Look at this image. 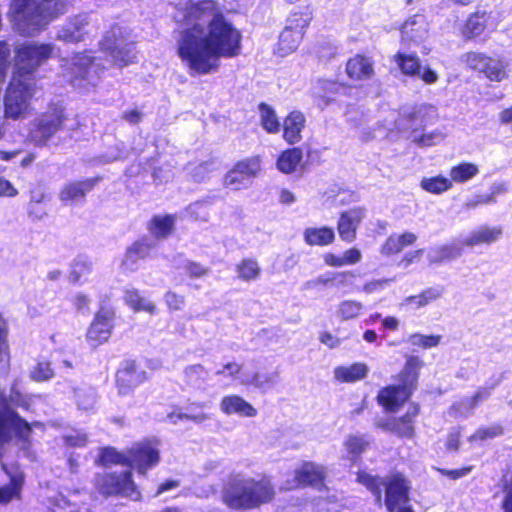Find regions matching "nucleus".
<instances>
[{"instance_id": "obj_43", "label": "nucleus", "mask_w": 512, "mask_h": 512, "mask_svg": "<svg viewBox=\"0 0 512 512\" xmlns=\"http://www.w3.org/2000/svg\"><path fill=\"white\" fill-rule=\"evenodd\" d=\"M420 187L432 194H442L452 188V183L443 176L425 177L421 180Z\"/></svg>"}, {"instance_id": "obj_42", "label": "nucleus", "mask_w": 512, "mask_h": 512, "mask_svg": "<svg viewBox=\"0 0 512 512\" xmlns=\"http://www.w3.org/2000/svg\"><path fill=\"white\" fill-rule=\"evenodd\" d=\"M486 12H477L471 15L464 27L463 34L467 38H473L483 33L486 28Z\"/></svg>"}, {"instance_id": "obj_4", "label": "nucleus", "mask_w": 512, "mask_h": 512, "mask_svg": "<svg viewBox=\"0 0 512 512\" xmlns=\"http://www.w3.org/2000/svg\"><path fill=\"white\" fill-rule=\"evenodd\" d=\"M423 361L417 356H408L403 371L400 373L398 385L383 388L378 396V402L388 411L397 410L411 396L416 388L418 374Z\"/></svg>"}, {"instance_id": "obj_32", "label": "nucleus", "mask_w": 512, "mask_h": 512, "mask_svg": "<svg viewBox=\"0 0 512 512\" xmlns=\"http://www.w3.org/2000/svg\"><path fill=\"white\" fill-rule=\"evenodd\" d=\"M369 368L364 363H353L348 366H338L334 369V378L339 382H356L364 379Z\"/></svg>"}, {"instance_id": "obj_5", "label": "nucleus", "mask_w": 512, "mask_h": 512, "mask_svg": "<svg viewBox=\"0 0 512 512\" xmlns=\"http://www.w3.org/2000/svg\"><path fill=\"white\" fill-rule=\"evenodd\" d=\"M357 481L366 486L376 497L378 503L381 502V487H386L385 504L389 512H394L396 508H403L408 502V483L401 475H393L386 482L379 477H374L364 471L357 475Z\"/></svg>"}, {"instance_id": "obj_36", "label": "nucleus", "mask_w": 512, "mask_h": 512, "mask_svg": "<svg viewBox=\"0 0 512 512\" xmlns=\"http://www.w3.org/2000/svg\"><path fill=\"white\" fill-rule=\"evenodd\" d=\"M479 173V168L471 162H462L452 166L449 172L451 183L463 184L472 180Z\"/></svg>"}, {"instance_id": "obj_13", "label": "nucleus", "mask_w": 512, "mask_h": 512, "mask_svg": "<svg viewBox=\"0 0 512 512\" xmlns=\"http://www.w3.org/2000/svg\"><path fill=\"white\" fill-rule=\"evenodd\" d=\"M260 170L261 163L259 157L254 156L241 160L225 175L224 184L232 190L246 189Z\"/></svg>"}, {"instance_id": "obj_15", "label": "nucleus", "mask_w": 512, "mask_h": 512, "mask_svg": "<svg viewBox=\"0 0 512 512\" xmlns=\"http://www.w3.org/2000/svg\"><path fill=\"white\" fill-rule=\"evenodd\" d=\"M308 25V19L302 15L293 14L287 20V25L280 33L275 53L284 57L296 50L303 37V30Z\"/></svg>"}, {"instance_id": "obj_48", "label": "nucleus", "mask_w": 512, "mask_h": 512, "mask_svg": "<svg viewBox=\"0 0 512 512\" xmlns=\"http://www.w3.org/2000/svg\"><path fill=\"white\" fill-rule=\"evenodd\" d=\"M100 462L103 465L120 464L128 466L129 457L127 452H118L112 447H107L101 451Z\"/></svg>"}, {"instance_id": "obj_62", "label": "nucleus", "mask_w": 512, "mask_h": 512, "mask_svg": "<svg viewBox=\"0 0 512 512\" xmlns=\"http://www.w3.org/2000/svg\"><path fill=\"white\" fill-rule=\"evenodd\" d=\"M496 202H497V199H495L493 195L482 194V195H476L472 199L468 200L465 203V207L467 209H475L476 207H478L480 205L495 204Z\"/></svg>"}, {"instance_id": "obj_59", "label": "nucleus", "mask_w": 512, "mask_h": 512, "mask_svg": "<svg viewBox=\"0 0 512 512\" xmlns=\"http://www.w3.org/2000/svg\"><path fill=\"white\" fill-rule=\"evenodd\" d=\"M72 305L74 309L81 314H88L89 313V306L91 303V299L89 296L83 294L82 292L76 293L71 298Z\"/></svg>"}, {"instance_id": "obj_46", "label": "nucleus", "mask_w": 512, "mask_h": 512, "mask_svg": "<svg viewBox=\"0 0 512 512\" xmlns=\"http://www.w3.org/2000/svg\"><path fill=\"white\" fill-rule=\"evenodd\" d=\"M362 309V303L354 300H344L338 304L336 314L341 320L346 321L357 317Z\"/></svg>"}, {"instance_id": "obj_7", "label": "nucleus", "mask_w": 512, "mask_h": 512, "mask_svg": "<svg viewBox=\"0 0 512 512\" xmlns=\"http://www.w3.org/2000/svg\"><path fill=\"white\" fill-rule=\"evenodd\" d=\"M53 51L54 45L51 43H23L16 50L15 72L13 76L32 82V73L51 57Z\"/></svg>"}, {"instance_id": "obj_20", "label": "nucleus", "mask_w": 512, "mask_h": 512, "mask_svg": "<svg viewBox=\"0 0 512 512\" xmlns=\"http://www.w3.org/2000/svg\"><path fill=\"white\" fill-rule=\"evenodd\" d=\"M144 379L145 372L139 370L134 361H125L116 374L119 393L122 395L128 394L133 388L142 383Z\"/></svg>"}, {"instance_id": "obj_55", "label": "nucleus", "mask_w": 512, "mask_h": 512, "mask_svg": "<svg viewBox=\"0 0 512 512\" xmlns=\"http://www.w3.org/2000/svg\"><path fill=\"white\" fill-rule=\"evenodd\" d=\"M91 271V263L84 259H77L71 268L69 280L73 283L79 282Z\"/></svg>"}, {"instance_id": "obj_22", "label": "nucleus", "mask_w": 512, "mask_h": 512, "mask_svg": "<svg viewBox=\"0 0 512 512\" xmlns=\"http://www.w3.org/2000/svg\"><path fill=\"white\" fill-rule=\"evenodd\" d=\"M503 234L501 226L482 225L472 230L467 236L461 237L464 247L491 245L497 242Z\"/></svg>"}, {"instance_id": "obj_35", "label": "nucleus", "mask_w": 512, "mask_h": 512, "mask_svg": "<svg viewBox=\"0 0 512 512\" xmlns=\"http://www.w3.org/2000/svg\"><path fill=\"white\" fill-rule=\"evenodd\" d=\"M125 303L134 311H145L153 314L156 310L155 305L146 297H143L139 290L135 288L126 289L124 292Z\"/></svg>"}, {"instance_id": "obj_54", "label": "nucleus", "mask_w": 512, "mask_h": 512, "mask_svg": "<svg viewBox=\"0 0 512 512\" xmlns=\"http://www.w3.org/2000/svg\"><path fill=\"white\" fill-rule=\"evenodd\" d=\"M503 432V427L498 424L489 427H480L473 435L470 436L469 440L471 442L476 440L484 441L501 436Z\"/></svg>"}, {"instance_id": "obj_31", "label": "nucleus", "mask_w": 512, "mask_h": 512, "mask_svg": "<svg viewBox=\"0 0 512 512\" xmlns=\"http://www.w3.org/2000/svg\"><path fill=\"white\" fill-rule=\"evenodd\" d=\"M153 245L151 241L141 240L135 242L127 249L122 265L126 270L134 271L139 260L146 258Z\"/></svg>"}, {"instance_id": "obj_39", "label": "nucleus", "mask_w": 512, "mask_h": 512, "mask_svg": "<svg viewBox=\"0 0 512 512\" xmlns=\"http://www.w3.org/2000/svg\"><path fill=\"white\" fill-rule=\"evenodd\" d=\"M302 156L300 148L289 149L281 154L277 161V167L283 173H291L299 165Z\"/></svg>"}, {"instance_id": "obj_2", "label": "nucleus", "mask_w": 512, "mask_h": 512, "mask_svg": "<svg viewBox=\"0 0 512 512\" xmlns=\"http://www.w3.org/2000/svg\"><path fill=\"white\" fill-rule=\"evenodd\" d=\"M275 488L268 476L253 478L244 474L229 476L222 484L221 502L236 511L259 508L273 500Z\"/></svg>"}, {"instance_id": "obj_61", "label": "nucleus", "mask_w": 512, "mask_h": 512, "mask_svg": "<svg viewBox=\"0 0 512 512\" xmlns=\"http://www.w3.org/2000/svg\"><path fill=\"white\" fill-rule=\"evenodd\" d=\"M242 366L236 362H229L225 364L222 369L215 372L217 376L231 377L233 379H239L241 376Z\"/></svg>"}, {"instance_id": "obj_10", "label": "nucleus", "mask_w": 512, "mask_h": 512, "mask_svg": "<svg viewBox=\"0 0 512 512\" xmlns=\"http://www.w3.org/2000/svg\"><path fill=\"white\" fill-rule=\"evenodd\" d=\"M66 120L62 105H53L48 111L35 119L30 130V139L36 145H45L59 130Z\"/></svg>"}, {"instance_id": "obj_34", "label": "nucleus", "mask_w": 512, "mask_h": 512, "mask_svg": "<svg viewBox=\"0 0 512 512\" xmlns=\"http://www.w3.org/2000/svg\"><path fill=\"white\" fill-rule=\"evenodd\" d=\"M334 239V230L329 227H310L304 231V240L310 246H326L331 244Z\"/></svg>"}, {"instance_id": "obj_52", "label": "nucleus", "mask_w": 512, "mask_h": 512, "mask_svg": "<svg viewBox=\"0 0 512 512\" xmlns=\"http://www.w3.org/2000/svg\"><path fill=\"white\" fill-rule=\"evenodd\" d=\"M53 376L54 371L51 368L50 363L47 361L38 362L30 371L31 379L37 382L47 381Z\"/></svg>"}, {"instance_id": "obj_58", "label": "nucleus", "mask_w": 512, "mask_h": 512, "mask_svg": "<svg viewBox=\"0 0 512 512\" xmlns=\"http://www.w3.org/2000/svg\"><path fill=\"white\" fill-rule=\"evenodd\" d=\"M394 429L395 431L405 437H410L413 434V425L411 422L410 414L406 413L405 416L397 419L394 422Z\"/></svg>"}, {"instance_id": "obj_64", "label": "nucleus", "mask_w": 512, "mask_h": 512, "mask_svg": "<svg viewBox=\"0 0 512 512\" xmlns=\"http://www.w3.org/2000/svg\"><path fill=\"white\" fill-rule=\"evenodd\" d=\"M392 280L391 279H378L367 282L362 290L366 294H372L377 291L383 290Z\"/></svg>"}, {"instance_id": "obj_16", "label": "nucleus", "mask_w": 512, "mask_h": 512, "mask_svg": "<svg viewBox=\"0 0 512 512\" xmlns=\"http://www.w3.org/2000/svg\"><path fill=\"white\" fill-rule=\"evenodd\" d=\"M113 313L101 308L87 331V340L91 346L97 347L106 342L112 333Z\"/></svg>"}, {"instance_id": "obj_14", "label": "nucleus", "mask_w": 512, "mask_h": 512, "mask_svg": "<svg viewBox=\"0 0 512 512\" xmlns=\"http://www.w3.org/2000/svg\"><path fill=\"white\" fill-rule=\"evenodd\" d=\"M96 30L91 19L86 14L76 15L56 27L55 39L64 43H78Z\"/></svg>"}, {"instance_id": "obj_24", "label": "nucleus", "mask_w": 512, "mask_h": 512, "mask_svg": "<svg viewBox=\"0 0 512 512\" xmlns=\"http://www.w3.org/2000/svg\"><path fill=\"white\" fill-rule=\"evenodd\" d=\"M404 119L396 121V127L400 130H411V137L414 133L426 126L429 118V110L426 107L413 108L411 111H404Z\"/></svg>"}, {"instance_id": "obj_3", "label": "nucleus", "mask_w": 512, "mask_h": 512, "mask_svg": "<svg viewBox=\"0 0 512 512\" xmlns=\"http://www.w3.org/2000/svg\"><path fill=\"white\" fill-rule=\"evenodd\" d=\"M66 10L67 0H13L10 18L21 34L33 36Z\"/></svg>"}, {"instance_id": "obj_28", "label": "nucleus", "mask_w": 512, "mask_h": 512, "mask_svg": "<svg viewBox=\"0 0 512 512\" xmlns=\"http://www.w3.org/2000/svg\"><path fill=\"white\" fill-rule=\"evenodd\" d=\"M346 72L353 80L369 79L374 74L373 62L369 57L356 55L348 60Z\"/></svg>"}, {"instance_id": "obj_12", "label": "nucleus", "mask_w": 512, "mask_h": 512, "mask_svg": "<svg viewBox=\"0 0 512 512\" xmlns=\"http://www.w3.org/2000/svg\"><path fill=\"white\" fill-rule=\"evenodd\" d=\"M159 443L157 440H144L135 443L128 451V466L135 468L139 474L145 475L148 469L159 462Z\"/></svg>"}, {"instance_id": "obj_1", "label": "nucleus", "mask_w": 512, "mask_h": 512, "mask_svg": "<svg viewBox=\"0 0 512 512\" xmlns=\"http://www.w3.org/2000/svg\"><path fill=\"white\" fill-rule=\"evenodd\" d=\"M173 19L177 25V54L189 74L216 72L221 58H234L242 51V33L226 17L215 0H176Z\"/></svg>"}, {"instance_id": "obj_49", "label": "nucleus", "mask_w": 512, "mask_h": 512, "mask_svg": "<svg viewBox=\"0 0 512 512\" xmlns=\"http://www.w3.org/2000/svg\"><path fill=\"white\" fill-rule=\"evenodd\" d=\"M174 224L172 216H156L151 222V232L156 237H166L170 232Z\"/></svg>"}, {"instance_id": "obj_40", "label": "nucleus", "mask_w": 512, "mask_h": 512, "mask_svg": "<svg viewBox=\"0 0 512 512\" xmlns=\"http://www.w3.org/2000/svg\"><path fill=\"white\" fill-rule=\"evenodd\" d=\"M237 277L245 282L255 281L261 274V268L254 259H243L236 265Z\"/></svg>"}, {"instance_id": "obj_30", "label": "nucleus", "mask_w": 512, "mask_h": 512, "mask_svg": "<svg viewBox=\"0 0 512 512\" xmlns=\"http://www.w3.org/2000/svg\"><path fill=\"white\" fill-rule=\"evenodd\" d=\"M279 372L274 371L270 373L256 372L248 374L243 372L239 378L240 383L244 385H251L263 392L272 389L278 382Z\"/></svg>"}, {"instance_id": "obj_26", "label": "nucleus", "mask_w": 512, "mask_h": 512, "mask_svg": "<svg viewBox=\"0 0 512 512\" xmlns=\"http://www.w3.org/2000/svg\"><path fill=\"white\" fill-rule=\"evenodd\" d=\"M70 392L78 410L91 412L95 409L97 403V393L94 388L84 383L70 385Z\"/></svg>"}, {"instance_id": "obj_23", "label": "nucleus", "mask_w": 512, "mask_h": 512, "mask_svg": "<svg viewBox=\"0 0 512 512\" xmlns=\"http://www.w3.org/2000/svg\"><path fill=\"white\" fill-rule=\"evenodd\" d=\"M464 245L461 237L451 243L439 245L428 251L427 258L430 264H442L456 260L463 254Z\"/></svg>"}, {"instance_id": "obj_47", "label": "nucleus", "mask_w": 512, "mask_h": 512, "mask_svg": "<svg viewBox=\"0 0 512 512\" xmlns=\"http://www.w3.org/2000/svg\"><path fill=\"white\" fill-rule=\"evenodd\" d=\"M445 134L440 130H433L424 133H414L412 141L421 147H430L443 141Z\"/></svg>"}, {"instance_id": "obj_44", "label": "nucleus", "mask_w": 512, "mask_h": 512, "mask_svg": "<svg viewBox=\"0 0 512 512\" xmlns=\"http://www.w3.org/2000/svg\"><path fill=\"white\" fill-rule=\"evenodd\" d=\"M369 442L364 436L350 435L344 442L347 451V457L355 462L356 459L365 451Z\"/></svg>"}, {"instance_id": "obj_51", "label": "nucleus", "mask_w": 512, "mask_h": 512, "mask_svg": "<svg viewBox=\"0 0 512 512\" xmlns=\"http://www.w3.org/2000/svg\"><path fill=\"white\" fill-rule=\"evenodd\" d=\"M489 60L490 57L479 52H469L464 55V61L470 69L483 73Z\"/></svg>"}, {"instance_id": "obj_8", "label": "nucleus", "mask_w": 512, "mask_h": 512, "mask_svg": "<svg viewBox=\"0 0 512 512\" xmlns=\"http://www.w3.org/2000/svg\"><path fill=\"white\" fill-rule=\"evenodd\" d=\"M64 78L75 88L89 89L99 80L100 67L87 54H77L62 65Z\"/></svg>"}, {"instance_id": "obj_21", "label": "nucleus", "mask_w": 512, "mask_h": 512, "mask_svg": "<svg viewBox=\"0 0 512 512\" xmlns=\"http://www.w3.org/2000/svg\"><path fill=\"white\" fill-rule=\"evenodd\" d=\"M96 183V179L68 182L61 189L59 199L65 205H77L82 203L86 194L94 188Z\"/></svg>"}, {"instance_id": "obj_45", "label": "nucleus", "mask_w": 512, "mask_h": 512, "mask_svg": "<svg viewBox=\"0 0 512 512\" xmlns=\"http://www.w3.org/2000/svg\"><path fill=\"white\" fill-rule=\"evenodd\" d=\"M507 66L508 63L501 59L490 58L484 74L491 81L501 82L508 77Z\"/></svg>"}, {"instance_id": "obj_29", "label": "nucleus", "mask_w": 512, "mask_h": 512, "mask_svg": "<svg viewBox=\"0 0 512 512\" xmlns=\"http://www.w3.org/2000/svg\"><path fill=\"white\" fill-rule=\"evenodd\" d=\"M3 470L10 477V483L0 486V504L4 505L9 503L13 499L20 497L21 488L23 485V475L19 471H9L6 466L1 463Z\"/></svg>"}, {"instance_id": "obj_9", "label": "nucleus", "mask_w": 512, "mask_h": 512, "mask_svg": "<svg viewBox=\"0 0 512 512\" xmlns=\"http://www.w3.org/2000/svg\"><path fill=\"white\" fill-rule=\"evenodd\" d=\"M33 83L12 77L4 97L5 117L20 119L26 115L29 108V100L33 96Z\"/></svg>"}, {"instance_id": "obj_6", "label": "nucleus", "mask_w": 512, "mask_h": 512, "mask_svg": "<svg viewBox=\"0 0 512 512\" xmlns=\"http://www.w3.org/2000/svg\"><path fill=\"white\" fill-rule=\"evenodd\" d=\"M135 36L125 25L114 24L105 33L101 48L107 52L118 65L133 63L137 56Z\"/></svg>"}, {"instance_id": "obj_27", "label": "nucleus", "mask_w": 512, "mask_h": 512, "mask_svg": "<svg viewBox=\"0 0 512 512\" xmlns=\"http://www.w3.org/2000/svg\"><path fill=\"white\" fill-rule=\"evenodd\" d=\"M305 117L300 111H292L283 122V137L289 144L301 140V132L305 127Z\"/></svg>"}, {"instance_id": "obj_53", "label": "nucleus", "mask_w": 512, "mask_h": 512, "mask_svg": "<svg viewBox=\"0 0 512 512\" xmlns=\"http://www.w3.org/2000/svg\"><path fill=\"white\" fill-rule=\"evenodd\" d=\"M472 399L470 397L463 398L455 402L450 408V414L454 417H468L472 414L474 408Z\"/></svg>"}, {"instance_id": "obj_57", "label": "nucleus", "mask_w": 512, "mask_h": 512, "mask_svg": "<svg viewBox=\"0 0 512 512\" xmlns=\"http://www.w3.org/2000/svg\"><path fill=\"white\" fill-rule=\"evenodd\" d=\"M409 342L414 346H421L423 348L435 347L440 342V336L422 335L419 333L413 334L409 337Z\"/></svg>"}, {"instance_id": "obj_60", "label": "nucleus", "mask_w": 512, "mask_h": 512, "mask_svg": "<svg viewBox=\"0 0 512 512\" xmlns=\"http://www.w3.org/2000/svg\"><path fill=\"white\" fill-rule=\"evenodd\" d=\"M164 300L168 308L173 311L182 310L185 306V297L173 291H167Z\"/></svg>"}, {"instance_id": "obj_25", "label": "nucleus", "mask_w": 512, "mask_h": 512, "mask_svg": "<svg viewBox=\"0 0 512 512\" xmlns=\"http://www.w3.org/2000/svg\"><path fill=\"white\" fill-rule=\"evenodd\" d=\"M220 410L226 415L236 414L241 417H255L257 410L238 395H228L222 398Z\"/></svg>"}, {"instance_id": "obj_38", "label": "nucleus", "mask_w": 512, "mask_h": 512, "mask_svg": "<svg viewBox=\"0 0 512 512\" xmlns=\"http://www.w3.org/2000/svg\"><path fill=\"white\" fill-rule=\"evenodd\" d=\"M185 382L196 388H201L209 379L208 370L201 364L189 365L184 369Z\"/></svg>"}, {"instance_id": "obj_33", "label": "nucleus", "mask_w": 512, "mask_h": 512, "mask_svg": "<svg viewBox=\"0 0 512 512\" xmlns=\"http://www.w3.org/2000/svg\"><path fill=\"white\" fill-rule=\"evenodd\" d=\"M417 236L412 232H405L402 235H391L381 248L384 255H393L399 253L407 246L415 243Z\"/></svg>"}, {"instance_id": "obj_37", "label": "nucleus", "mask_w": 512, "mask_h": 512, "mask_svg": "<svg viewBox=\"0 0 512 512\" xmlns=\"http://www.w3.org/2000/svg\"><path fill=\"white\" fill-rule=\"evenodd\" d=\"M258 109L262 128L270 134L278 133L281 124L275 110L266 103H260Z\"/></svg>"}, {"instance_id": "obj_11", "label": "nucleus", "mask_w": 512, "mask_h": 512, "mask_svg": "<svg viewBox=\"0 0 512 512\" xmlns=\"http://www.w3.org/2000/svg\"><path fill=\"white\" fill-rule=\"evenodd\" d=\"M95 487L104 496L121 495L134 501L140 499V492L132 481L130 471L98 474L95 478Z\"/></svg>"}, {"instance_id": "obj_50", "label": "nucleus", "mask_w": 512, "mask_h": 512, "mask_svg": "<svg viewBox=\"0 0 512 512\" xmlns=\"http://www.w3.org/2000/svg\"><path fill=\"white\" fill-rule=\"evenodd\" d=\"M337 276H342V277L352 276V273H350V272H343V273H327V274H323V275H320V276H318V277H316L314 279L306 281L303 284L302 289L303 290H307V291L308 290L318 289L320 286L328 285Z\"/></svg>"}, {"instance_id": "obj_17", "label": "nucleus", "mask_w": 512, "mask_h": 512, "mask_svg": "<svg viewBox=\"0 0 512 512\" xmlns=\"http://www.w3.org/2000/svg\"><path fill=\"white\" fill-rule=\"evenodd\" d=\"M428 36V23L424 15L415 14L401 26V42L410 48L421 44Z\"/></svg>"}, {"instance_id": "obj_19", "label": "nucleus", "mask_w": 512, "mask_h": 512, "mask_svg": "<svg viewBox=\"0 0 512 512\" xmlns=\"http://www.w3.org/2000/svg\"><path fill=\"white\" fill-rule=\"evenodd\" d=\"M325 469L314 462H304L296 471L291 484L286 488L293 489L299 486L318 487L323 484Z\"/></svg>"}, {"instance_id": "obj_41", "label": "nucleus", "mask_w": 512, "mask_h": 512, "mask_svg": "<svg viewBox=\"0 0 512 512\" xmlns=\"http://www.w3.org/2000/svg\"><path fill=\"white\" fill-rule=\"evenodd\" d=\"M394 60L403 74L411 76L420 74L421 66L416 55L398 52L394 56Z\"/></svg>"}, {"instance_id": "obj_18", "label": "nucleus", "mask_w": 512, "mask_h": 512, "mask_svg": "<svg viewBox=\"0 0 512 512\" xmlns=\"http://www.w3.org/2000/svg\"><path fill=\"white\" fill-rule=\"evenodd\" d=\"M366 216L364 207H354L340 214L337 230L340 238L348 243L356 239L357 228Z\"/></svg>"}, {"instance_id": "obj_56", "label": "nucleus", "mask_w": 512, "mask_h": 512, "mask_svg": "<svg viewBox=\"0 0 512 512\" xmlns=\"http://www.w3.org/2000/svg\"><path fill=\"white\" fill-rule=\"evenodd\" d=\"M209 203L207 201H197L191 204L187 209V214L200 221H207L209 217Z\"/></svg>"}, {"instance_id": "obj_63", "label": "nucleus", "mask_w": 512, "mask_h": 512, "mask_svg": "<svg viewBox=\"0 0 512 512\" xmlns=\"http://www.w3.org/2000/svg\"><path fill=\"white\" fill-rule=\"evenodd\" d=\"M10 367V352L8 343H0V374H7Z\"/></svg>"}]
</instances>
